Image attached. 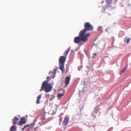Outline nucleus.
<instances>
[{"label":"nucleus","instance_id":"f03ea898","mask_svg":"<svg viewBox=\"0 0 131 131\" xmlns=\"http://www.w3.org/2000/svg\"><path fill=\"white\" fill-rule=\"evenodd\" d=\"M86 32L82 30L80 31L79 33V36L81 38V41L83 42H86L88 40V38L90 36L89 33L85 34Z\"/></svg>","mask_w":131,"mask_h":131},{"label":"nucleus","instance_id":"2eb2a0df","mask_svg":"<svg viewBox=\"0 0 131 131\" xmlns=\"http://www.w3.org/2000/svg\"><path fill=\"white\" fill-rule=\"evenodd\" d=\"M16 129V127L14 125H13L10 129V131H14Z\"/></svg>","mask_w":131,"mask_h":131},{"label":"nucleus","instance_id":"20e7f679","mask_svg":"<svg viewBox=\"0 0 131 131\" xmlns=\"http://www.w3.org/2000/svg\"><path fill=\"white\" fill-rule=\"evenodd\" d=\"M84 28L82 30L86 32L87 31H91L93 29V27L89 23L86 22L84 24Z\"/></svg>","mask_w":131,"mask_h":131},{"label":"nucleus","instance_id":"9b49d317","mask_svg":"<svg viewBox=\"0 0 131 131\" xmlns=\"http://www.w3.org/2000/svg\"><path fill=\"white\" fill-rule=\"evenodd\" d=\"M19 118L16 117H15L13 119V123L14 124H15L19 122Z\"/></svg>","mask_w":131,"mask_h":131},{"label":"nucleus","instance_id":"f3484780","mask_svg":"<svg viewBox=\"0 0 131 131\" xmlns=\"http://www.w3.org/2000/svg\"><path fill=\"white\" fill-rule=\"evenodd\" d=\"M126 68V67H125L121 71L120 73V74H122L123 73L125 72Z\"/></svg>","mask_w":131,"mask_h":131},{"label":"nucleus","instance_id":"a878e982","mask_svg":"<svg viewBox=\"0 0 131 131\" xmlns=\"http://www.w3.org/2000/svg\"><path fill=\"white\" fill-rule=\"evenodd\" d=\"M34 126H35H35H33V127H34Z\"/></svg>","mask_w":131,"mask_h":131},{"label":"nucleus","instance_id":"dca6fc26","mask_svg":"<svg viewBox=\"0 0 131 131\" xmlns=\"http://www.w3.org/2000/svg\"><path fill=\"white\" fill-rule=\"evenodd\" d=\"M130 38H128L126 39L125 38L124 40V41H126L127 43H128L130 41Z\"/></svg>","mask_w":131,"mask_h":131},{"label":"nucleus","instance_id":"9d476101","mask_svg":"<svg viewBox=\"0 0 131 131\" xmlns=\"http://www.w3.org/2000/svg\"><path fill=\"white\" fill-rule=\"evenodd\" d=\"M69 121V119L68 118L65 117L63 122V124L65 126H66L67 125Z\"/></svg>","mask_w":131,"mask_h":131},{"label":"nucleus","instance_id":"1a4fd4ad","mask_svg":"<svg viewBox=\"0 0 131 131\" xmlns=\"http://www.w3.org/2000/svg\"><path fill=\"white\" fill-rule=\"evenodd\" d=\"M56 70V69H54V72L50 71L49 73V74L50 75L53 79L55 77Z\"/></svg>","mask_w":131,"mask_h":131},{"label":"nucleus","instance_id":"ddd939ff","mask_svg":"<svg viewBox=\"0 0 131 131\" xmlns=\"http://www.w3.org/2000/svg\"><path fill=\"white\" fill-rule=\"evenodd\" d=\"M41 98V95H39L37 97V100L36 101V103L37 104L40 103L39 100Z\"/></svg>","mask_w":131,"mask_h":131},{"label":"nucleus","instance_id":"412c9836","mask_svg":"<svg viewBox=\"0 0 131 131\" xmlns=\"http://www.w3.org/2000/svg\"><path fill=\"white\" fill-rule=\"evenodd\" d=\"M59 124L60 123L62 122V117H60V118L59 119Z\"/></svg>","mask_w":131,"mask_h":131},{"label":"nucleus","instance_id":"7ed1b4c3","mask_svg":"<svg viewBox=\"0 0 131 131\" xmlns=\"http://www.w3.org/2000/svg\"><path fill=\"white\" fill-rule=\"evenodd\" d=\"M66 59V57L63 56H61L59 58V68L63 73H64V63L65 62Z\"/></svg>","mask_w":131,"mask_h":131},{"label":"nucleus","instance_id":"4be33fe9","mask_svg":"<svg viewBox=\"0 0 131 131\" xmlns=\"http://www.w3.org/2000/svg\"><path fill=\"white\" fill-rule=\"evenodd\" d=\"M106 10V9H105V8H102V12H104V11H105Z\"/></svg>","mask_w":131,"mask_h":131},{"label":"nucleus","instance_id":"423d86ee","mask_svg":"<svg viewBox=\"0 0 131 131\" xmlns=\"http://www.w3.org/2000/svg\"><path fill=\"white\" fill-rule=\"evenodd\" d=\"M26 122L25 118L24 117H21L20 119V121L18 123L17 125H21L25 123Z\"/></svg>","mask_w":131,"mask_h":131},{"label":"nucleus","instance_id":"f257e3e1","mask_svg":"<svg viewBox=\"0 0 131 131\" xmlns=\"http://www.w3.org/2000/svg\"><path fill=\"white\" fill-rule=\"evenodd\" d=\"M52 88V86L51 85L48 84V81L46 80L42 82L39 91L41 92L43 90L46 92H48L51 91Z\"/></svg>","mask_w":131,"mask_h":131},{"label":"nucleus","instance_id":"4468645a","mask_svg":"<svg viewBox=\"0 0 131 131\" xmlns=\"http://www.w3.org/2000/svg\"><path fill=\"white\" fill-rule=\"evenodd\" d=\"M105 2L107 4H111L112 2V0H105Z\"/></svg>","mask_w":131,"mask_h":131},{"label":"nucleus","instance_id":"0eeeda50","mask_svg":"<svg viewBox=\"0 0 131 131\" xmlns=\"http://www.w3.org/2000/svg\"><path fill=\"white\" fill-rule=\"evenodd\" d=\"M81 41V39L79 36L75 37L74 40V42L76 43H79Z\"/></svg>","mask_w":131,"mask_h":131},{"label":"nucleus","instance_id":"5701e85b","mask_svg":"<svg viewBox=\"0 0 131 131\" xmlns=\"http://www.w3.org/2000/svg\"><path fill=\"white\" fill-rule=\"evenodd\" d=\"M95 56H96L97 55V54L96 53H94L93 54Z\"/></svg>","mask_w":131,"mask_h":131},{"label":"nucleus","instance_id":"f8f14e48","mask_svg":"<svg viewBox=\"0 0 131 131\" xmlns=\"http://www.w3.org/2000/svg\"><path fill=\"white\" fill-rule=\"evenodd\" d=\"M70 50V48L67 49L64 53V55L67 56Z\"/></svg>","mask_w":131,"mask_h":131},{"label":"nucleus","instance_id":"aec40b11","mask_svg":"<svg viewBox=\"0 0 131 131\" xmlns=\"http://www.w3.org/2000/svg\"><path fill=\"white\" fill-rule=\"evenodd\" d=\"M94 109L96 111H97L100 110V109L99 108L98 106H97L95 107L94 108Z\"/></svg>","mask_w":131,"mask_h":131},{"label":"nucleus","instance_id":"a211bd4d","mask_svg":"<svg viewBox=\"0 0 131 131\" xmlns=\"http://www.w3.org/2000/svg\"><path fill=\"white\" fill-rule=\"evenodd\" d=\"M63 95V93L59 94H58L57 96L59 97H62Z\"/></svg>","mask_w":131,"mask_h":131},{"label":"nucleus","instance_id":"6e6552de","mask_svg":"<svg viewBox=\"0 0 131 131\" xmlns=\"http://www.w3.org/2000/svg\"><path fill=\"white\" fill-rule=\"evenodd\" d=\"M70 80V77H66L64 81L65 83L66 84V86H67L69 84Z\"/></svg>","mask_w":131,"mask_h":131},{"label":"nucleus","instance_id":"39448f33","mask_svg":"<svg viewBox=\"0 0 131 131\" xmlns=\"http://www.w3.org/2000/svg\"><path fill=\"white\" fill-rule=\"evenodd\" d=\"M36 121H34V122L32 123L31 124V125H34V126H35V130H36V129L39 128L41 126L40 122H36Z\"/></svg>","mask_w":131,"mask_h":131},{"label":"nucleus","instance_id":"b1692460","mask_svg":"<svg viewBox=\"0 0 131 131\" xmlns=\"http://www.w3.org/2000/svg\"><path fill=\"white\" fill-rule=\"evenodd\" d=\"M49 78H50V77L49 76H48L47 77V80H48L49 79Z\"/></svg>","mask_w":131,"mask_h":131},{"label":"nucleus","instance_id":"393cba45","mask_svg":"<svg viewBox=\"0 0 131 131\" xmlns=\"http://www.w3.org/2000/svg\"><path fill=\"white\" fill-rule=\"evenodd\" d=\"M104 2V1H102V3H103Z\"/></svg>","mask_w":131,"mask_h":131},{"label":"nucleus","instance_id":"6ab92c4d","mask_svg":"<svg viewBox=\"0 0 131 131\" xmlns=\"http://www.w3.org/2000/svg\"><path fill=\"white\" fill-rule=\"evenodd\" d=\"M29 125L28 124H27V125L25 126L22 129V131H23Z\"/></svg>","mask_w":131,"mask_h":131}]
</instances>
